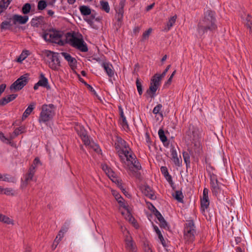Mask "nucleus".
<instances>
[{
    "label": "nucleus",
    "instance_id": "obj_1",
    "mask_svg": "<svg viewBox=\"0 0 252 252\" xmlns=\"http://www.w3.org/2000/svg\"><path fill=\"white\" fill-rule=\"evenodd\" d=\"M115 147L118 151V155L122 161L126 164L127 168L130 171H133V168L139 170L141 169L140 163L137 161L134 155L127 146L125 141L121 138H117V143H115Z\"/></svg>",
    "mask_w": 252,
    "mask_h": 252
},
{
    "label": "nucleus",
    "instance_id": "obj_2",
    "mask_svg": "<svg viewBox=\"0 0 252 252\" xmlns=\"http://www.w3.org/2000/svg\"><path fill=\"white\" fill-rule=\"evenodd\" d=\"M215 22V13L211 10H207L204 18L198 23L197 32L199 35L201 36L208 31L215 30L217 28Z\"/></svg>",
    "mask_w": 252,
    "mask_h": 252
},
{
    "label": "nucleus",
    "instance_id": "obj_3",
    "mask_svg": "<svg viewBox=\"0 0 252 252\" xmlns=\"http://www.w3.org/2000/svg\"><path fill=\"white\" fill-rule=\"evenodd\" d=\"M75 129L86 146H88L97 153L101 151L99 146L90 140L84 127L81 126H77L75 127Z\"/></svg>",
    "mask_w": 252,
    "mask_h": 252
},
{
    "label": "nucleus",
    "instance_id": "obj_4",
    "mask_svg": "<svg viewBox=\"0 0 252 252\" xmlns=\"http://www.w3.org/2000/svg\"><path fill=\"white\" fill-rule=\"evenodd\" d=\"M63 33L60 31L49 30L45 32L43 35L45 40L63 46L64 42L62 39Z\"/></svg>",
    "mask_w": 252,
    "mask_h": 252
},
{
    "label": "nucleus",
    "instance_id": "obj_5",
    "mask_svg": "<svg viewBox=\"0 0 252 252\" xmlns=\"http://www.w3.org/2000/svg\"><path fill=\"white\" fill-rule=\"evenodd\" d=\"M55 109L56 107L53 104L43 105L40 114L39 122L40 123L46 122L51 120L55 115Z\"/></svg>",
    "mask_w": 252,
    "mask_h": 252
},
{
    "label": "nucleus",
    "instance_id": "obj_6",
    "mask_svg": "<svg viewBox=\"0 0 252 252\" xmlns=\"http://www.w3.org/2000/svg\"><path fill=\"white\" fill-rule=\"evenodd\" d=\"M184 231V237L186 242L189 244L192 243L196 235L195 226L192 220L187 221Z\"/></svg>",
    "mask_w": 252,
    "mask_h": 252
},
{
    "label": "nucleus",
    "instance_id": "obj_7",
    "mask_svg": "<svg viewBox=\"0 0 252 252\" xmlns=\"http://www.w3.org/2000/svg\"><path fill=\"white\" fill-rule=\"evenodd\" d=\"M66 39L72 47L78 49L80 51L83 52L88 51V48L87 44L82 38H78L70 33H67Z\"/></svg>",
    "mask_w": 252,
    "mask_h": 252
},
{
    "label": "nucleus",
    "instance_id": "obj_8",
    "mask_svg": "<svg viewBox=\"0 0 252 252\" xmlns=\"http://www.w3.org/2000/svg\"><path fill=\"white\" fill-rule=\"evenodd\" d=\"M45 55L49 59L48 64L49 67L53 70H58L61 66L59 60V54L56 52L47 50L45 52Z\"/></svg>",
    "mask_w": 252,
    "mask_h": 252
},
{
    "label": "nucleus",
    "instance_id": "obj_9",
    "mask_svg": "<svg viewBox=\"0 0 252 252\" xmlns=\"http://www.w3.org/2000/svg\"><path fill=\"white\" fill-rule=\"evenodd\" d=\"M161 79L162 78L158 74H156L152 78L150 87L146 92L152 98L154 97L155 95L156 92L160 85Z\"/></svg>",
    "mask_w": 252,
    "mask_h": 252
},
{
    "label": "nucleus",
    "instance_id": "obj_10",
    "mask_svg": "<svg viewBox=\"0 0 252 252\" xmlns=\"http://www.w3.org/2000/svg\"><path fill=\"white\" fill-rule=\"evenodd\" d=\"M28 82V76L25 74L16 80L10 87L11 91L14 92L21 90Z\"/></svg>",
    "mask_w": 252,
    "mask_h": 252
},
{
    "label": "nucleus",
    "instance_id": "obj_11",
    "mask_svg": "<svg viewBox=\"0 0 252 252\" xmlns=\"http://www.w3.org/2000/svg\"><path fill=\"white\" fill-rule=\"evenodd\" d=\"M210 184L213 193L216 196L221 193V187L223 185L219 183L215 174L210 176Z\"/></svg>",
    "mask_w": 252,
    "mask_h": 252
},
{
    "label": "nucleus",
    "instance_id": "obj_12",
    "mask_svg": "<svg viewBox=\"0 0 252 252\" xmlns=\"http://www.w3.org/2000/svg\"><path fill=\"white\" fill-rule=\"evenodd\" d=\"M29 17L28 16H21L18 14H15L12 16V17L9 18V20H11L13 21L14 25L17 24H25L28 21Z\"/></svg>",
    "mask_w": 252,
    "mask_h": 252
},
{
    "label": "nucleus",
    "instance_id": "obj_13",
    "mask_svg": "<svg viewBox=\"0 0 252 252\" xmlns=\"http://www.w3.org/2000/svg\"><path fill=\"white\" fill-rule=\"evenodd\" d=\"M127 235L125 236V241L126 243V247L127 250L130 252H135V244L132 240V237L128 235V232H127Z\"/></svg>",
    "mask_w": 252,
    "mask_h": 252
},
{
    "label": "nucleus",
    "instance_id": "obj_14",
    "mask_svg": "<svg viewBox=\"0 0 252 252\" xmlns=\"http://www.w3.org/2000/svg\"><path fill=\"white\" fill-rule=\"evenodd\" d=\"M61 54L68 62L69 66L72 69L76 67L77 61L74 58L72 57L69 54L66 52H62Z\"/></svg>",
    "mask_w": 252,
    "mask_h": 252
},
{
    "label": "nucleus",
    "instance_id": "obj_15",
    "mask_svg": "<svg viewBox=\"0 0 252 252\" xmlns=\"http://www.w3.org/2000/svg\"><path fill=\"white\" fill-rule=\"evenodd\" d=\"M107 74L109 77H112L114 74L113 66L108 62H103L101 64Z\"/></svg>",
    "mask_w": 252,
    "mask_h": 252
},
{
    "label": "nucleus",
    "instance_id": "obj_16",
    "mask_svg": "<svg viewBox=\"0 0 252 252\" xmlns=\"http://www.w3.org/2000/svg\"><path fill=\"white\" fill-rule=\"evenodd\" d=\"M17 96V94H12L2 98L0 100V105L4 106L8 103L15 99Z\"/></svg>",
    "mask_w": 252,
    "mask_h": 252
},
{
    "label": "nucleus",
    "instance_id": "obj_17",
    "mask_svg": "<svg viewBox=\"0 0 252 252\" xmlns=\"http://www.w3.org/2000/svg\"><path fill=\"white\" fill-rule=\"evenodd\" d=\"M142 192L145 196L148 197L151 199L154 200L156 198V196L154 194L153 191L148 186H145L144 188L142 190Z\"/></svg>",
    "mask_w": 252,
    "mask_h": 252
},
{
    "label": "nucleus",
    "instance_id": "obj_18",
    "mask_svg": "<svg viewBox=\"0 0 252 252\" xmlns=\"http://www.w3.org/2000/svg\"><path fill=\"white\" fill-rule=\"evenodd\" d=\"M35 166L33 164L30 167L28 173L26 174L25 179L27 181L30 182L33 178V176L35 173Z\"/></svg>",
    "mask_w": 252,
    "mask_h": 252
},
{
    "label": "nucleus",
    "instance_id": "obj_19",
    "mask_svg": "<svg viewBox=\"0 0 252 252\" xmlns=\"http://www.w3.org/2000/svg\"><path fill=\"white\" fill-rule=\"evenodd\" d=\"M38 85H40V86L46 88L47 89H50L48 80L42 73L40 74V79L38 81Z\"/></svg>",
    "mask_w": 252,
    "mask_h": 252
},
{
    "label": "nucleus",
    "instance_id": "obj_20",
    "mask_svg": "<svg viewBox=\"0 0 252 252\" xmlns=\"http://www.w3.org/2000/svg\"><path fill=\"white\" fill-rule=\"evenodd\" d=\"M171 153L172 158L174 161V163L178 166L180 165V161L179 158L178 157L176 150L174 147H172L171 149Z\"/></svg>",
    "mask_w": 252,
    "mask_h": 252
},
{
    "label": "nucleus",
    "instance_id": "obj_21",
    "mask_svg": "<svg viewBox=\"0 0 252 252\" xmlns=\"http://www.w3.org/2000/svg\"><path fill=\"white\" fill-rule=\"evenodd\" d=\"M160 171L161 173L163 174L165 178L167 180V181L170 184L172 183V177L169 174L168 172V170L166 167L165 166H161L160 168Z\"/></svg>",
    "mask_w": 252,
    "mask_h": 252
},
{
    "label": "nucleus",
    "instance_id": "obj_22",
    "mask_svg": "<svg viewBox=\"0 0 252 252\" xmlns=\"http://www.w3.org/2000/svg\"><path fill=\"white\" fill-rule=\"evenodd\" d=\"M2 181L8 183H15L16 179L15 177L7 174H4L2 175Z\"/></svg>",
    "mask_w": 252,
    "mask_h": 252
},
{
    "label": "nucleus",
    "instance_id": "obj_23",
    "mask_svg": "<svg viewBox=\"0 0 252 252\" xmlns=\"http://www.w3.org/2000/svg\"><path fill=\"white\" fill-rule=\"evenodd\" d=\"M12 0H1L0 1V14L8 6Z\"/></svg>",
    "mask_w": 252,
    "mask_h": 252
},
{
    "label": "nucleus",
    "instance_id": "obj_24",
    "mask_svg": "<svg viewBox=\"0 0 252 252\" xmlns=\"http://www.w3.org/2000/svg\"><path fill=\"white\" fill-rule=\"evenodd\" d=\"M35 105V103L34 102H32L30 104V105L28 106V107L26 109L24 113H23L22 119H24L27 118L29 115L31 113L32 110L34 109Z\"/></svg>",
    "mask_w": 252,
    "mask_h": 252
},
{
    "label": "nucleus",
    "instance_id": "obj_25",
    "mask_svg": "<svg viewBox=\"0 0 252 252\" xmlns=\"http://www.w3.org/2000/svg\"><path fill=\"white\" fill-rule=\"evenodd\" d=\"M79 10L82 15L88 16L91 14V9L89 6L86 5L80 6Z\"/></svg>",
    "mask_w": 252,
    "mask_h": 252
},
{
    "label": "nucleus",
    "instance_id": "obj_26",
    "mask_svg": "<svg viewBox=\"0 0 252 252\" xmlns=\"http://www.w3.org/2000/svg\"><path fill=\"white\" fill-rule=\"evenodd\" d=\"M176 19L177 16L176 15L171 17L167 23V27L165 28L164 30L166 32L168 31L170 29V28L173 26V25L176 22Z\"/></svg>",
    "mask_w": 252,
    "mask_h": 252
},
{
    "label": "nucleus",
    "instance_id": "obj_27",
    "mask_svg": "<svg viewBox=\"0 0 252 252\" xmlns=\"http://www.w3.org/2000/svg\"><path fill=\"white\" fill-rule=\"evenodd\" d=\"M10 20H11L9 21H4L1 23L0 28L1 31L10 30L11 29L12 25L11 23Z\"/></svg>",
    "mask_w": 252,
    "mask_h": 252
},
{
    "label": "nucleus",
    "instance_id": "obj_28",
    "mask_svg": "<svg viewBox=\"0 0 252 252\" xmlns=\"http://www.w3.org/2000/svg\"><path fill=\"white\" fill-rule=\"evenodd\" d=\"M154 229H155V231L156 232L157 235H158V238L159 239L162 245H163V247H165L166 246L165 241L162 236V235L160 231L158 229V227L157 226L155 225L154 226Z\"/></svg>",
    "mask_w": 252,
    "mask_h": 252
},
{
    "label": "nucleus",
    "instance_id": "obj_29",
    "mask_svg": "<svg viewBox=\"0 0 252 252\" xmlns=\"http://www.w3.org/2000/svg\"><path fill=\"white\" fill-rule=\"evenodd\" d=\"M0 221L8 224H14L13 220L8 217L0 214Z\"/></svg>",
    "mask_w": 252,
    "mask_h": 252
},
{
    "label": "nucleus",
    "instance_id": "obj_30",
    "mask_svg": "<svg viewBox=\"0 0 252 252\" xmlns=\"http://www.w3.org/2000/svg\"><path fill=\"white\" fill-rule=\"evenodd\" d=\"M162 108V105L161 104H158L156 106H155L153 110V113L155 114H158L160 116V117L163 118V114L161 112V109Z\"/></svg>",
    "mask_w": 252,
    "mask_h": 252
},
{
    "label": "nucleus",
    "instance_id": "obj_31",
    "mask_svg": "<svg viewBox=\"0 0 252 252\" xmlns=\"http://www.w3.org/2000/svg\"><path fill=\"white\" fill-rule=\"evenodd\" d=\"M122 214L125 216L126 220L133 223V221L134 220V219L130 214L128 210H127L126 213L122 212Z\"/></svg>",
    "mask_w": 252,
    "mask_h": 252
},
{
    "label": "nucleus",
    "instance_id": "obj_32",
    "mask_svg": "<svg viewBox=\"0 0 252 252\" xmlns=\"http://www.w3.org/2000/svg\"><path fill=\"white\" fill-rule=\"evenodd\" d=\"M121 125L125 129H129L128 123L126 120V118L125 115L123 117H120Z\"/></svg>",
    "mask_w": 252,
    "mask_h": 252
},
{
    "label": "nucleus",
    "instance_id": "obj_33",
    "mask_svg": "<svg viewBox=\"0 0 252 252\" xmlns=\"http://www.w3.org/2000/svg\"><path fill=\"white\" fill-rule=\"evenodd\" d=\"M246 20L247 21L246 25L248 28L250 29V31L252 32V17L248 14Z\"/></svg>",
    "mask_w": 252,
    "mask_h": 252
},
{
    "label": "nucleus",
    "instance_id": "obj_34",
    "mask_svg": "<svg viewBox=\"0 0 252 252\" xmlns=\"http://www.w3.org/2000/svg\"><path fill=\"white\" fill-rule=\"evenodd\" d=\"M29 51L28 50L23 51L20 56L17 60V62L19 63H21L23 60H24L29 55Z\"/></svg>",
    "mask_w": 252,
    "mask_h": 252
},
{
    "label": "nucleus",
    "instance_id": "obj_35",
    "mask_svg": "<svg viewBox=\"0 0 252 252\" xmlns=\"http://www.w3.org/2000/svg\"><path fill=\"white\" fill-rule=\"evenodd\" d=\"M100 5L102 10L105 11L106 12L108 13L110 11V7L107 1H100Z\"/></svg>",
    "mask_w": 252,
    "mask_h": 252
},
{
    "label": "nucleus",
    "instance_id": "obj_36",
    "mask_svg": "<svg viewBox=\"0 0 252 252\" xmlns=\"http://www.w3.org/2000/svg\"><path fill=\"white\" fill-rule=\"evenodd\" d=\"M209 205V198H201V206L204 211L205 209H207Z\"/></svg>",
    "mask_w": 252,
    "mask_h": 252
},
{
    "label": "nucleus",
    "instance_id": "obj_37",
    "mask_svg": "<svg viewBox=\"0 0 252 252\" xmlns=\"http://www.w3.org/2000/svg\"><path fill=\"white\" fill-rule=\"evenodd\" d=\"M183 195L181 191H176L174 196L175 198L180 202L183 201Z\"/></svg>",
    "mask_w": 252,
    "mask_h": 252
},
{
    "label": "nucleus",
    "instance_id": "obj_38",
    "mask_svg": "<svg viewBox=\"0 0 252 252\" xmlns=\"http://www.w3.org/2000/svg\"><path fill=\"white\" fill-rule=\"evenodd\" d=\"M158 135H159V138H160V140L163 143L165 142L166 141H167V137L165 136V135L164 134V130L162 129H160L158 130Z\"/></svg>",
    "mask_w": 252,
    "mask_h": 252
},
{
    "label": "nucleus",
    "instance_id": "obj_39",
    "mask_svg": "<svg viewBox=\"0 0 252 252\" xmlns=\"http://www.w3.org/2000/svg\"><path fill=\"white\" fill-rule=\"evenodd\" d=\"M152 32V28H149V29H148V30L145 31L143 33L142 38L141 40L143 41H144L145 40L148 39L149 38V37L150 34Z\"/></svg>",
    "mask_w": 252,
    "mask_h": 252
},
{
    "label": "nucleus",
    "instance_id": "obj_40",
    "mask_svg": "<svg viewBox=\"0 0 252 252\" xmlns=\"http://www.w3.org/2000/svg\"><path fill=\"white\" fill-rule=\"evenodd\" d=\"M31 9V4L29 3H27L24 5L22 8V12L24 14H27L30 12Z\"/></svg>",
    "mask_w": 252,
    "mask_h": 252
},
{
    "label": "nucleus",
    "instance_id": "obj_41",
    "mask_svg": "<svg viewBox=\"0 0 252 252\" xmlns=\"http://www.w3.org/2000/svg\"><path fill=\"white\" fill-rule=\"evenodd\" d=\"M136 87H137V89L138 93H139V95H141L143 93V89H142V84L140 82L138 78H137V79H136Z\"/></svg>",
    "mask_w": 252,
    "mask_h": 252
},
{
    "label": "nucleus",
    "instance_id": "obj_42",
    "mask_svg": "<svg viewBox=\"0 0 252 252\" xmlns=\"http://www.w3.org/2000/svg\"><path fill=\"white\" fill-rule=\"evenodd\" d=\"M47 6V3L45 1L43 0H40L37 5L38 10H42Z\"/></svg>",
    "mask_w": 252,
    "mask_h": 252
},
{
    "label": "nucleus",
    "instance_id": "obj_43",
    "mask_svg": "<svg viewBox=\"0 0 252 252\" xmlns=\"http://www.w3.org/2000/svg\"><path fill=\"white\" fill-rule=\"evenodd\" d=\"M2 192L7 195H14L15 194L14 191L11 188H6L2 189Z\"/></svg>",
    "mask_w": 252,
    "mask_h": 252
},
{
    "label": "nucleus",
    "instance_id": "obj_44",
    "mask_svg": "<svg viewBox=\"0 0 252 252\" xmlns=\"http://www.w3.org/2000/svg\"><path fill=\"white\" fill-rule=\"evenodd\" d=\"M183 156L184 158V161L186 164L187 167H188V165L190 164V157L189 154L186 152H184L183 153Z\"/></svg>",
    "mask_w": 252,
    "mask_h": 252
},
{
    "label": "nucleus",
    "instance_id": "obj_45",
    "mask_svg": "<svg viewBox=\"0 0 252 252\" xmlns=\"http://www.w3.org/2000/svg\"><path fill=\"white\" fill-rule=\"evenodd\" d=\"M151 205H152V207L154 209H155V215L156 216V217L157 218V219L158 220V221H159L163 220L164 218L162 217V216L160 214V213L156 209V208L154 207V206L153 205V204H151Z\"/></svg>",
    "mask_w": 252,
    "mask_h": 252
},
{
    "label": "nucleus",
    "instance_id": "obj_46",
    "mask_svg": "<svg viewBox=\"0 0 252 252\" xmlns=\"http://www.w3.org/2000/svg\"><path fill=\"white\" fill-rule=\"evenodd\" d=\"M116 11H117V13L118 20L120 21L122 20V19L123 17L124 9L122 8H119V9L118 10H117Z\"/></svg>",
    "mask_w": 252,
    "mask_h": 252
},
{
    "label": "nucleus",
    "instance_id": "obj_47",
    "mask_svg": "<svg viewBox=\"0 0 252 252\" xmlns=\"http://www.w3.org/2000/svg\"><path fill=\"white\" fill-rule=\"evenodd\" d=\"M159 226L160 227L163 228L164 229L168 228V224L164 219L159 221Z\"/></svg>",
    "mask_w": 252,
    "mask_h": 252
},
{
    "label": "nucleus",
    "instance_id": "obj_48",
    "mask_svg": "<svg viewBox=\"0 0 252 252\" xmlns=\"http://www.w3.org/2000/svg\"><path fill=\"white\" fill-rule=\"evenodd\" d=\"M68 229V225L66 223H65L64 225H63L60 230V232L63 233V234L66 233Z\"/></svg>",
    "mask_w": 252,
    "mask_h": 252
},
{
    "label": "nucleus",
    "instance_id": "obj_49",
    "mask_svg": "<svg viewBox=\"0 0 252 252\" xmlns=\"http://www.w3.org/2000/svg\"><path fill=\"white\" fill-rule=\"evenodd\" d=\"M170 66H171V65H168L166 67V68H165V69L163 71V72L162 73V74H158V75H159L160 77H161L162 78L163 77H164L165 76V75H166V74L167 72V71H168V70L169 69V68H170Z\"/></svg>",
    "mask_w": 252,
    "mask_h": 252
},
{
    "label": "nucleus",
    "instance_id": "obj_50",
    "mask_svg": "<svg viewBox=\"0 0 252 252\" xmlns=\"http://www.w3.org/2000/svg\"><path fill=\"white\" fill-rule=\"evenodd\" d=\"M208 189L206 188H205L203 189V197L202 198H209L208 197Z\"/></svg>",
    "mask_w": 252,
    "mask_h": 252
},
{
    "label": "nucleus",
    "instance_id": "obj_51",
    "mask_svg": "<svg viewBox=\"0 0 252 252\" xmlns=\"http://www.w3.org/2000/svg\"><path fill=\"white\" fill-rule=\"evenodd\" d=\"M94 18V16L93 15H91V17L89 18H86L85 20L89 24H92L93 23V19Z\"/></svg>",
    "mask_w": 252,
    "mask_h": 252
},
{
    "label": "nucleus",
    "instance_id": "obj_52",
    "mask_svg": "<svg viewBox=\"0 0 252 252\" xmlns=\"http://www.w3.org/2000/svg\"><path fill=\"white\" fill-rule=\"evenodd\" d=\"M0 139L4 142H8L9 141L1 132H0Z\"/></svg>",
    "mask_w": 252,
    "mask_h": 252
},
{
    "label": "nucleus",
    "instance_id": "obj_53",
    "mask_svg": "<svg viewBox=\"0 0 252 252\" xmlns=\"http://www.w3.org/2000/svg\"><path fill=\"white\" fill-rule=\"evenodd\" d=\"M61 240V239L59 238L58 236H57L54 242V245H55V247L54 249H55L56 248L57 245L59 243Z\"/></svg>",
    "mask_w": 252,
    "mask_h": 252
},
{
    "label": "nucleus",
    "instance_id": "obj_54",
    "mask_svg": "<svg viewBox=\"0 0 252 252\" xmlns=\"http://www.w3.org/2000/svg\"><path fill=\"white\" fill-rule=\"evenodd\" d=\"M20 127L16 128L15 129L14 131V133L15 136H17L19 134H20L22 132H21V129H20Z\"/></svg>",
    "mask_w": 252,
    "mask_h": 252
},
{
    "label": "nucleus",
    "instance_id": "obj_55",
    "mask_svg": "<svg viewBox=\"0 0 252 252\" xmlns=\"http://www.w3.org/2000/svg\"><path fill=\"white\" fill-rule=\"evenodd\" d=\"M84 84L87 87V88L92 92H95L93 88L90 85L88 84L86 82H84Z\"/></svg>",
    "mask_w": 252,
    "mask_h": 252
},
{
    "label": "nucleus",
    "instance_id": "obj_56",
    "mask_svg": "<svg viewBox=\"0 0 252 252\" xmlns=\"http://www.w3.org/2000/svg\"><path fill=\"white\" fill-rule=\"evenodd\" d=\"M29 182V181L26 182V180H25V181L21 184V188H26L27 186V185H28Z\"/></svg>",
    "mask_w": 252,
    "mask_h": 252
},
{
    "label": "nucleus",
    "instance_id": "obj_57",
    "mask_svg": "<svg viewBox=\"0 0 252 252\" xmlns=\"http://www.w3.org/2000/svg\"><path fill=\"white\" fill-rule=\"evenodd\" d=\"M112 193L113 195L115 196L116 200L118 198H119L120 196H121L117 192L115 191H112Z\"/></svg>",
    "mask_w": 252,
    "mask_h": 252
},
{
    "label": "nucleus",
    "instance_id": "obj_58",
    "mask_svg": "<svg viewBox=\"0 0 252 252\" xmlns=\"http://www.w3.org/2000/svg\"><path fill=\"white\" fill-rule=\"evenodd\" d=\"M154 5H155V3H153L152 4H150V5H148L146 7V10L148 11H149L150 10H151V9H152L153 7H154Z\"/></svg>",
    "mask_w": 252,
    "mask_h": 252
},
{
    "label": "nucleus",
    "instance_id": "obj_59",
    "mask_svg": "<svg viewBox=\"0 0 252 252\" xmlns=\"http://www.w3.org/2000/svg\"><path fill=\"white\" fill-rule=\"evenodd\" d=\"M140 31V28L138 27H135L133 30V32L135 34L138 33Z\"/></svg>",
    "mask_w": 252,
    "mask_h": 252
},
{
    "label": "nucleus",
    "instance_id": "obj_60",
    "mask_svg": "<svg viewBox=\"0 0 252 252\" xmlns=\"http://www.w3.org/2000/svg\"><path fill=\"white\" fill-rule=\"evenodd\" d=\"M40 163V160L38 158H36L33 160V164L36 165Z\"/></svg>",
    "mask_w": 252,
    "mask_h": 252
},
{
    "label": "nucleus",
    "instance_id": "obj_61",
    "mask_svg": "<svg viewBox=\"0 0 252 252\" xmlns=\"http://www.w3.org/2000/svg\"><path fill=\"white\" fill-rule=\"evenodd\" d=\"M119 111H120V117H123V116L124 115V114L122 108L121 106H119Z\"/></svg>",
    "mask_w": 252,
    "mask_h": 252
},
{
    "label": "nucleus",
    "instance_id": "obj_62",
    "mask_svg": "<svg viewBox=\"0 0 252 252\" xmlns=\"http://www.w3.org/2000/svg\"><path fill=\"white\" fill-rule=\"evenodd\" d=\"M117 200L119 204H121V203H123L124 199L121 197V196H120L119 198H117Z\"/></svg>",
    "mask_w": 252,
    "mask_h": 252
},
{
    "label": "nucleus",
    "instance_id": "obj_63",
    "mask_svg": "<svg viewBox=\"0 0 252 252\" xmlns=\"http://www.w3.org/2000/svg\"><path fill=\"white\" fill-rule=\"evenodd\" d=\"M120 205L121 207H123L124 208H125L126 211L127 210H128L127 208V206L126 205L124 201H123V203H121V204H120Z\"/></svg>",
    "mask_w": 252,
    "mask_h": 252
},
{
    "label": "nucleus",
    "instance_id": "obj_64",
    "mask_svg": "<svg viewBox=\"0 0 252 252\" xmlns=\"http://www.w3.org/2000/svg\"><path fill=\"white\" fill-rule=\"evenodd\" d=\"M124 5H125L124 1H121L120 2V5H119L120 7L119 8L123 9L124 7Z\"/></svg>",
    "mask_w": 252,
    "mask_h": 252
}]
</instances>
